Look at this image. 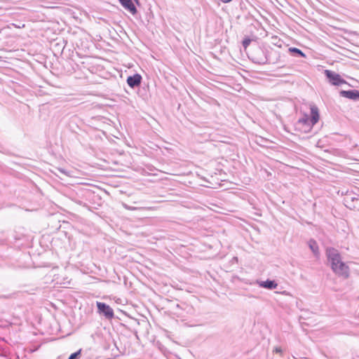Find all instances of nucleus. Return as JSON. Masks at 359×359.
<instances>
[{
  "label": "nucleus",
  "instance_id": "f257e3e1",
  "mask_svg": "<svg viewBox=\"0 0 359 359\" xmlns=\"http://www.w3.org/2000/svg\"><path fill=\"white\" fill-rule=\"evenodd\" d=\"M326 255L330 263L332 270L339 276L348 278L349 276V267L341 261V257L339 251L333 248L326 250Z\"/></svg>",
  "mask_w": 359,
  "mask_h": 359
},
{
  "label": "nucleus",
  "instance_id": "f03ea898",
  "mask_svg": "<svg viewBox=\"0 0 359 359\" xmlns=\"http://www.w3.org/2000/svg\"><path fill=\"white\" fill-rule=\"evenodd\" d=\"M326 255L330 263L332 270L339 276L348 278L349 276V267L341 261V257L339 251L333 248L326 250Z\"/></svg>",
  "mask_w": 359,
  "mask_h": 359
},
{
  "label": "nucleus",
  "instance_id": "7ed1b4c3",
  "mask_svg": "<svg viewBox=\"0 0 359 359\" xmlns=\"http://www.w3.org/2000/svg\"><path fill=\"white\" fill-rule=\"evenodd\" d=\"M311 116L304 114L296 123V127L303 133L310 132L313 126L318 123L320 118L319 111L316 105H311Z\"/></svg>",
  "mask_w": 359,
  "mask_h": 359
},
{
  "label": "nucleus",
  "instance_id": "20e7f679",
  "mask_svg": "<svg viewBox=\"0 0 359 359\" xmlns=\"http://www.w3.org/2000/svg\"><path fill=\"white\" fill-rule=\"evenodd\" d=\"M250 60L256 64L259 65H265L269 62L268 52L265 50L261 48L260 47H257L254 51L251 53Z\"/></svg>",
  "mask_w": 359,
  "mask_h": 359
},
{
  "label": "nucleus",
  "instance_id": "39448f33",
  "mask_svg": "<svg viewBox=\"0 0 359 359\" xmlns=\"http://www.w3.org/2000/svg\"><path fill=\"white\" fill-rule=\"evenodd\" d=\"M96 305L99 314L103 316L105 318L109 320L114 318V311L108 304L104 302H97Z\"/></svg>",
  "mask_w": 359,
  "mask_h": 359
},
{
  "label": "nucleus",
  "instance_id": "423d86ee",
  "mask_svg": "<svg viewBox=\"0 0 359 359\" xmlns=\"http://www.w3.org/2000/svg\"><path fill=\"white\" fill-rule=\"evenodd\" d=\"M325 75L328 79L329 82L334 86H340L346 83V81L341 76L336 72L326 69L325 70Z\"/></svg>",
  "mask_w": 359,
  "mask_h": 359
},
{
  "label": "nucleus",
  "instance_id": "0eeeda50",
  "mask_svg": "<svg viewBox=\"0 0 359 359\" xmlns=\"http://www.w3.org/2000/svg\"><path fill=\"white\" fill-rule=\"evenodd\" d=\"M142 79V78L140 74H135L134 75L129 76L128 77L127 83L130 88H135L141 84Z\"/></svg>",
  "mask_w": 359,
  "mask_h": 359
},
{
  "label": "nucleus",
  "instance_id": "6e6552de",
  "mask_svg": "<svg viewBox=\"0 0 359 359\" xmlns=\"http://www.w3.org/2000/svg\"><path fill=\"white\" fill-rule=\"evenodd\" d=\"M257 284L262 288L273 290L278 287V283L274 280L267 279L266 280H257Z\"/></svg>",
  "mask_w": 359,
  "mask_h": 359
},
{
  "label": "nucleus",
  "instance_id": "1a4fd4ad",
  "mask_svg": "<svg viewBox=\"0 0 359 359\" xmlns=\"http://www.w3.org/2000/svg\"><path fill=\"white\" fill-rule=\"evenodd\" d=\"M340 95L350 100H359V90H341Z\"/></svg>",
  "mask_w": 359,
  "mask_h": 359
},
{
  "label": "nucleus",
  "instance_id": "9d476101",
  "mask_svg": "<svg viewBox=\"0 0 359 359\" xmlns=\"http://www.w3.org/2000/svg\"><path fill=\"white\" fill-rule=\"evenodd\" d=\"M121 6L126 8L127 11H128L130 13H131L133 15H135L137 13V11L133 3L131 0H118Z\"/></svg>",
  "mask_w": 359,
  "mask_h": 359
},
{
  "label": "nucleus",
  "instance_id": "9b49d317",
  "mask_svg": "<svg viewBox=\"0 0 359 359\" xmlns=\"http://www.w3.org/2000/svg\"><path fill=\"white\" fill-rule=\"evenodd\" d=\"M288 50L294 56L306 57V55L297 48L291 47L288 49Z\"/></svg>",
  "mask_w": 359,
  "mask_h": 359
},
{
  "label": "nucleus",
  "instance_id": "f8f14e48",
  "mask_svg": "<svg viewBox=\"0 0 359 359\" xmlns=\"http://www.w3.org/2000/svg\"><path fill=\"white\" fill-rule=\"evenodd\" d=\"M309 246L311 249V250L313 252L314 255L318 256V246L316 241L311 239L309 242Z\"/></svg>",
  "mask_w": 359,
  "mask_h": 359
},
{
  "label": "nucleus",
  "instance_id": "ddd939ff",
  "mask_svg": "<svg viewBox=\"0 0 359 359\" xmlns=\"http://www.w3.org/2000/svg\"><path fill=\"white\" fill-rule=\"evenodd\" d=\"M123 206L127 209V210H137L140 212H145L149 210H150L149 208H144V207H133L129 205L128 203H122Z\"/></svg>",
  "mask_w": 359,
  "mask_h": 359
},
{
  "label": "nucleus",
  "instance_id": "4468645a",
  "mask_svg": "<svg viewBox=\"0 0 359 359\" xmlns=\"http://www.w3.org/2000/svg\"><path fill=\"white\" fill-rule=\"evenodd\" d=\"M81 355V349L78 350L77 351L72 353L68 359H79Z\"/></svg>",
  "mask_w": 359,
  "mask_h": 359
},
{
  "label": "nucleus",
  "instance_id": "2eb2a0df",
  "mask_svg": "<svg viewBox=\"0 0 359 359\" xmlns=\"http://www.w3.org/2000/svg\"><path fill=\"white\" fill-rule=\"evenodd\" d=\"M250 42H251V39L250 38H248V37L245 38L242 42L243 48L245 49H246L248 48V46L250 45Z\"/></svg>",
  "mask_w": 359,
  "mask_h": 359
},
{
  "label": "nucleus",
  "instance_id": "dca6fc26",
  "mask_svg": "<svg viewBox=\"0 0 359 359\" xmlns=\"http://www.w3.org/2000/svg\"><path fill=\"white\" fill-rule=\"evenodd\" d=\"M344 205L347 208H348L350 210H354V209L357 208L358 210L359 211V207H356L355 203H347V204L344 203Z\"/></svg>",
  "mask_w": 359,
  "mask_h": 359
},
{
  "label": "nucleus",
  "instance_id": "f3484780",
  "mask_svg": "<svg viewBox=\"0 0 359 359\" xmlns=\"http://www.w3.org/2000/svg\"><path fill=\"white\" fill-rule=\"evenodd\" d=\"M57 170L61 174H63V175H67V176H70L71 175L69 172L66 171L63 168H57Z\"/></svg>",
  "mask_w": 359,
  "mask_h": 359
},
{
  "label": "nucleus",
  "instance_id": "a211bd4d",
  "mask_svg": "<svg viewBox=\"0 0 359 359\" xmlns=\"http://www.w3.org/2000/svg\"><path fill=\"white\" fill-rule=\"evenodd\" d=\"M11 25L16 28H23L25 26V24H22V23H19V24L12 23Z\"/></svg>",
  "mask_w": 359,
  "mask_h": 359
},
{
  "label": "nucleus",
  "instance_id": "6ab92c4d",
  "mask_svg": "<svg viewBox=\"0 0 359 359\" xmlns=\"http://www.w3.org/2000/svg\"><path fill=\"white\" fill-rule=\"evenodd\" d=\"M274 351H275L276 353H282V349H281V348H280V347H276V348H275Z\"/></svg>",
  "mask_w": 359,
  "mask_h": 359
},
{
  "label": "nucleus",
  "instance_id": "aec40b11",
  "mask_svg": "<svg viewBox=\"0 0 359 359\" xmlns=\"http://www.w3.org/2000/svg\"><path fill=\"white\" fill-rule=\"evenodd\" d=\"M221 1H222V2L226 4V3H229V2L231 1L232 0H221Z\"/></svg>",
  "mask_w": 359,
  "mask_h": 359
},
{
  "label": "nucleus",
  "instance_id": "412c9836",
  "mask_svg": "<svg viewBox=\"0 0 359 359\" xmlns=\"http://www.w3.org/2000/svg\"><path fill=\"white\" fill-rule=\"evenodd\" d=\"M160 202L163 203V202H172V201H161Z\"/></svg>",
  "mask_w": 359,
  "mask_h": 359
},
{
  "label": "nucleus",
  "instance_id": "4be33fe9",
  "mask_svg": "<svg viewBox=\"0 0 359 359\" xmlns=\"http://www.w3.org/2000/svg\"><path fill=\"white\" fill-rule=\"evenodd\" d=\"M211 205H212L213 206L217 207L216 203H211Z\"/></svg>",
  "mask_w": 359,
  "mask_h": 359
},
{
  "label": "nucleus",
  "instance_id": "5701e85b",
  "mask_svg": "<svg viewBox=\"0 0 359 359\" xmlns=\"http://www.w3.org/2000/svg\"><path fill=\"white\" fill-rule=\"evenodd\" d=\"M137 4L139 3V0H134Z\"/></svg>",
  "mask_w": 359,
  "mask_h": 359
}]
</instances>
